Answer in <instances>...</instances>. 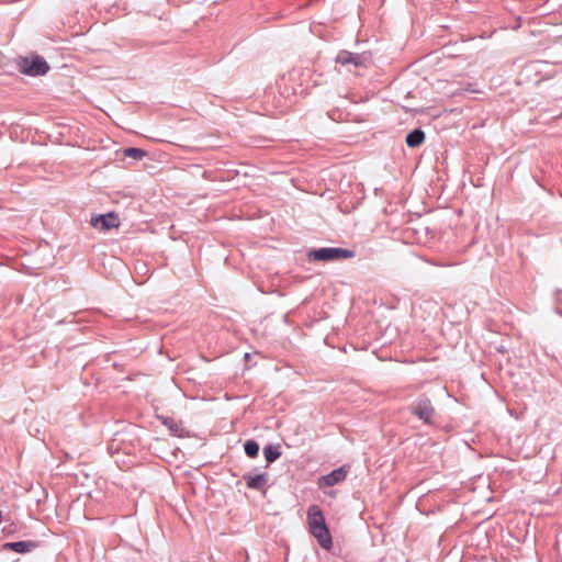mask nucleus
<instances>
[{
	"instance_id": "1",
	"label": "nucleus",
	"mask_w": 562,
	"mask_h": 562,
	"mask_svg": "<svg viewBox=\"0 0 562 562\" xmlns=\"http://www.w3.org/2000/svg\"><path fill=\"white\" fill-rule=\"evenodd\" d=\"M409 412L427 425L434 423L436 409L428 396L419 395L411 405Z\"/></svg>"
},
{
	"instance_id": "2",
	"label": "nucleus",
	"mask_w": 562,
	"mask_h": 562,
	"mask_svg": "<svg viewBox=\"0 0 562 562\" xmlns=\"http://www.w3.org/2000/svg\"><path fill=\"white\" fill-rule=\"evenodd\" d=\"M307 256L310 260L314 261H335L352 258L355 252L346 248L324 247L311 250Z\"/></svg>"
},
{
	"instance_id": "3",
	"label": "nucleus",
	"mask_w": 562,
	"mask_h": 562,
	"mask_svg": "<svg viewBox=\"0 0 562 562\" xmlns=\"http://www.w3.org/2000/svg\"><path fill=\"white\" fill-rule=\"evenodd\" d=\"M19 68L27 76H43L49 70L47 61L38 55L21 58Z\"/></svg>"
},
{
	"instance_id": "4",
	"label": "nucleus",
	"mask_w": 562,
	"mask_h": 562,
	"mask_svg": "<svg viewBox=\"0 0 562 562\" xmlns=\"http://www.w3.org/2000/svg\"><path fill=\"white\" fill-rule=\"evenodd\" d=\"M119 224V216L114 212H109L91 218V225L100 231H108L117 227Z\"/></svg>"
},
{
	"instance_id": "5",
	"label": "nucleus",
	"mask_w": 562,
	"mask_h": 562,
	"mask_svg": "<svg viewBox=\"0 0 562 562\" xmlns=\"http://www.w3.org/2000/svg\"><path fill=\"white\" fill-rule=\"evenodd\" d=\"M310 532L317 539L318 544L325 549L330 550L333 547V539L329 532L327 525H321L313 529H310Z\"/></svg>"
},
{
	"instance_id": "6",
	"label": "nucleus",
	"mask_w": 562,
	"mask_h": 562,
	"mask_svg": "<svg viewBox=\"0 0 562 562\" xmlns=\"http://www.w3.org/2000/svg\"><path fill=\"white\" fill-rule=\"evenodd\" d=\"M336 63L341 65H353L355 67H361L366 63V57L360 54H355L348 50H341L336 56Z\"/></svg>"
},
{
	"instance_id": "7",
	"label": "nucleus",
	"mask_w": 562,
	"mask_h": 562,
	"mask_svg": "<svg viewBox=\"0 0 562 562\" xmlns=\"http://www.w3.org/2000/svg\"><path fill=\"white\" fill-rule=\"evenodd\" d=\"M347 472L342 469H336L330 473L323 475L319 477L318 485L319 487H329L334 486L346 479Z\"/></svg>"
},
{
	"instance_id": "8",
	"label": "nucleus",
	"mask_w": 562,
	"mask_h": 562,
	"mask_svg": "<svg viewBox=\"0 0 562 562\" xmlns=\"http://www.w3.org/2000/svg\"><path fill=\"white\" fill-rule=\"evenodd\" d=\"M37 548V542L35 541H16V542H5L2 544V550L5 551H14L18 553H29Z\"/></svg>"
},
{
	"instance_id": "9",
	"label": "nucleus",
	"mask_w": 562,
	"mask_h": 562,
	"mask_svg": "<svg viewBox=\"0 0 562 562\" xmlns=\"http://www.w3.org/2000/svg\"><path fill=\"white\" fill-rule=\"evenodd\" d=\"M268 474L267 473H258V474H250L247 473L244 475V480L246 482V485L248 488L258 490L261 491L265 488L267 482H268Z\"/></svg>"
},
{
	"instance_id": "10",
	"label": "nucleus",
	"mask_w": 562,
	"mask_h": 562,
	"mask_svg": "<svg viewBox=\"0 0 562 562\" xmlns=\"http://www.w3.org/2000/svg\"><path fill=\"white\" fill-rule=\"evenodd\" d=\"M308 528L313 529L321 525H326L323 512L317 505H311L307 510Z\"/></svg>"
},
{
	"instance_id": "11",
	"label": "nucleus",
	"mask_w": 562,
	"mask_h": 562,
	"mask_svg": "<svg viewBox=\"0 0 562 562\" xmlns=\"http://www.w3.org/2000/svg\"><path fill=\"white\" fill-rule=\"evenodd\" d=\"M425 140V133L420 128H415L409 132L406 136V145L408 147L415 148L420 146Z\"/></svg>"
},
{
	"instance_id": "12",
	"label": "nucleus",
	"mask_w": 562,
	"mask_h": 562,
	"mask_svg": "<svg viewBox=\"0 0 562 562\" xmlns=\"http://www.w3.org/2000/svg\"><path fill=\"white\" fill-rule=\"evenodd\" d=\"M162 424L177 437H184L186 430L182 425L172 418H164Z\"/></svg>"
},
{
	"instance_id": "13",
	"label": "nucleus",
	"mask_w": 562,
	"mask_h": 562,
	"mask_svg": "<svg viewBox=\"0 0 562 562\" xmlns=\"http://www.w3.org/2000/svg\"><path fill=\"white\" fill-rule=\"evenodd\" d=\"M263 454L269 463L274 462L281 456L280 447L268 445L263 448Z\"/></svg>"
},
{
	"instance_id": "14",
	"label": "nucleus",
	"mask_w": 562,
	"mask_h": 562,
	"mask_svg": "<svg viewBox=\"0 0 562 562\" xmlns=\"http://www.w3.org/2000/svg\"><path fill=\"white\" fill-rule=\"evenodd\" d=\"M244 448H245V453L249 458H256L258 456L259 445L255 440H247L245 442Z\"/></svg>"
},
{
	"instance_id": "15",
	"label": "nucleus",
	"mask_w": 562,
	"mask_h": 562,
	"mask_svg": "<svg viewBox=\"0 0 562 562\" xmlns=\"http://www.w3.org/2000/svg\"><path fill=\"white\" fill-rule=\"evenodd\" d=\"M124 156L139 160L146 156V151L140 148L130 147L124 149Z\"/></svg>"
},
{
	"instance_id": "16",
	"label": "nucleus",
	"mask_w": 562,
	"mask_h": 562,
	"mask_svg": "<svg viewBox=\"0 0 562 562\" xmlns=\"http://www.w3.org/2000/svg\"><path fill=\"white\" fill-rule=\"evenodd\" d=\"M426 262L432 265V266H436V267H442V268H446V267H453L456 266L457 263L456 262H450V261H434V260H426Z\"/></svg>"
}]
</instances>
